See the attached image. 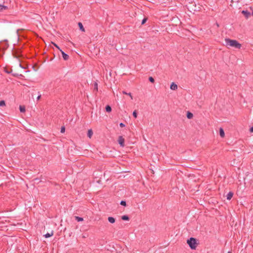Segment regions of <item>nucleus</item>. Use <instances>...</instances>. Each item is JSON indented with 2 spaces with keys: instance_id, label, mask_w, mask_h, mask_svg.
<instances>
[{
  "instance_id": "1",
  "label": "nucleus",
  "mask_w": 253,
  "mask_h": 253,
  "mask_svg": "<svg viewBox=\"0 0 253 253\" xmlns=\"http://www.w3.org/2000/svg\"><path fill=\"white\" fill-rule=\"evenodd\" d=\"M225 42L227 46H229L231 47H234L238 49L240 48L241 47V44L235 40H231L230 39L226 38L225 39Z\"/></svg>"
},
{
  "instance_id": "2",
  "label": "nucleus",
  "mask_w": 253,
  "mask_h": 253,
  "mask_svg": "<svg viewBox=\"0 0 253 253\" xmlns=\"http://www.w3.org/2000/svg\"><path fill=\"white\" fill-rule=\"evenodd\" d=\"M187 243L192 250H195L198 244L196 239L193 237H191L190 239H188L187 240Z\"/></svg>"
},
{
  "instance_id": "3",
  "label": "nucleus",
  "mask_w": 253,
  "mask_h": 253,
  "mask_svg": "<svg viewBox=\"0 0 253 253\" xmlns=\"http://www.w3.org/2000/svg\"><path fill=\"white\" fill-rule=\"evenodd\" d=\"M118 143L121 147L125 146V139L122 136H119L118 138Z\"/></svg>"
},
{
  "instance_id": "4",
  "label": "nucleus",
  "mask_w": 253,
  "mask_h": 253,
  "mask_svg": "<svg viewBox=\"0 0 253 253\" xmlns=\"http://www.w3.org/2000/svg\"><path fill=\"white\" fill-rule=\"evenodd\" d=\"M60 52L62 53V57H63V58L64 59V60H67L69 59V55L65 53L61 49H60Z\"/></svg>"
},
{
  "instance_id": "5",
  "label": "nucleus",
  "mask_w": 253,
  "mask_h": 253,
  "mask_svg": "<svg viewBox=\"0 0 253 253\" xmlns=\"http://www.w3.org/2000/svg\"><path fill=\"white\" fill-rule=\"evenodd\" d=\"M241 13L245 16H251V11H249L248 10H243L241 11Z\"/></svg>"
},
{
  "instance_id": "6",
  "label": "nucleus",
  "mask_w": 253,
  "mask_h": 253,
  "mask_svg": "<svg viewBox=\"0 0 253 253\" xmlns=\"http://www.w3.org/2000/svg\"><path fill=\"white\" fill-rule=\"evenodd\" d=\"M170 88L171 90H175L177 88V85L174 83H172L170 84Z\"/></svg>"
},
{
  "instance_id": "7",
  "label": "nucleus",
  "mask_w": 253,
  "mask_h": 253,
  "mask_svg": "<svg viewBox=\"0 0 253 253\" xmlns=\"http://www.w3.org/2000/svg\"><path fill=\"white\" fill-rule=\"evenodd\" d=\"M219 135L222 137L223 138L225 136V133L224 129L222 127H220L219 128Z\"/></svg>"
},
{
  "instance_id": "8",
  "label": "nucleus",
  "mask_w": 253,
  "mask_h": 253,
  "mask_svg": "<svg viewBox=\"0 0 253 253\" xmlns=\"http://www.w3.org/2000/svg\"><path fill=\"white\" fill-rule=\"evenodd\" d=\"M233 193L232 192H229L226 195L227 199L230 200L233 197Z\"/></svg>"
},
{
  "instance_id": "9",
  "label": "nucleus",
  "mask_w": 253,
  "mask_h": 253,
  "mask_svg": "<svg viewBox=\"0 0 253 253\" xmlns=\"http://www.w3.org/2000/svg\"><path fill=\"white\" fill-rule=\"evenodd\" d=\"M78 25L79 26V27L80 28V30L82 32H85L84 28V26L83 25V24L81 22H79L78 23Z\"/></svg>"
},
{
  "instance_id": "10",
  "label": "nucleus",
  "mask_w": 253,
  "mask_h": 253,
  "mask_svg": "<svg viewBox=\"0 0 253 253\" xmlns=\"http://www.w3.org/2000/svg\"><path fill=\"white\" fill-rule=\"evenodd\" d=\"M186 116H187V118L189 119H191L193 118V115L192 113H191L189 111H188L187 112V114H186Z\"/></svg>"
},
{
  "instance_id": "11",
  "label": "nucleus",
  "mask_w": 253,
  "mask_h": 253,
  "mask_svg": "<svg viewBox=\"0 0 253 253\" xmlns=\"http://www.w3.org/2000/svg\"><path fill=\"white\" fill-rule=\"evenodd\" d=\"M108 220L111 223H114L115 222V218L112 216H109L108 218Z\"/></svg>"
},
{
  "instance_id": "12",
  "label": "nucleus",
  "mask_w": 253,
  "mask_h": 253,
  "mask_svg": "<svg viewBox=\"0 0 253 253\" xmlns=\"http://www.w3.org/2000/svg\"><path fill=\"white\" fill-rule=\"evenodd\" d=\"M8 7L2 4H0V11H2L4 10H7Z\"/></svg>"
},
{
  "instance_id": "13",
  "label": "nucleus",
  "mask_w": 253,
  "mask_h": 253,
  "mask_svg": "<svg viewBox=\"0 0 253 253\" xmlns=\"http://www.w3.org/2000/svg\"><path fill=\"white\" fill-rule=\"evenodd\" d=\"M93 134V131L92 129H90L88 130L87 135L88 137L91 138V137L92 136Z\"/></svg>"
},
{
  "instance_id": "14",
  "label": "nucleus",
  "mask_w": 253,
  "mask_h": 253,
  "mask_svg": "<svg viewBox=\"0 0 253 253\" xmlns=\"http://www.w3.org/2000/svg\"><path fill=\"white\" fill-rule=\"evenodd\" d=\"M53 235V231H52L51 233H47L46 234H45L44 235V236L45 238H49V237L52 236Z\"/></svg>"
},
{
  "instance_id": "15",
  "label": "nucleus",
  "mask_w": 253,
  "mask_h": 253,
  "mask_svg": "<svg viewBox=\"0 0 253 253\" xmlns=\"http://www.w3.org/2000/svg\"><path fill=\"white\" fill-rule=\"evenodd\" d=\"M105 110L107 112H110L112 111V108L110 105H107L105 107Z\"/></svg>"
},
{
  "instance_id": "16",
  "label": "nucleus",
  "mask_w": 253,
  "mask_h": 253,
  "mask_svg": "<svg viewBox=\"0 0 253 253\" xmlns=\"http://www.w3.org/2000/svg\"><path fill=\"white\" fill-rule=\"evenodd\" d=\"M121 218L123 220H129V217L127 215H124L122 216Z\"/></svg>"
},
{
  "instance_id": "17",
  "label": "nucleus",
  "mask_w": 253,
  "mask_h": 253,
  "mask_svg": "<svg viewBox=\"0 0 253 253\" xmlns=\"http://www.w3.org/2000/svg\"><path fill=\"white\" fill-rule=\"evenodd\" d=\"M75 218L78 222L82 221L84 220L83 217L77 216H75Z\"/></svg>"
},
{
  "instance_id": "18",
  "label": "nucleus",
  "mask_w": 253,
  "mask_h": 253,
  "mask_svg": "<svg viewBox=\"0 0 253 253\" xmlns=\"http://www.w3.org/2000/svg\"><path fill=\"white\" fill-rule=\"evenodd\" d=\"M19 110H20V111L22 113L25 112V106L20 105L19 107Z\"/></svg>"
},
{
  "instance_id": "19",
  "label": "nucleus",
  "mask_w": 253,
  "mask_h": 253,
  "mask_svg": "<svg viewBox=\"0 0 253 253\" xmlns=\"http://www.w3.org/2000/svg\"><path fill=\"white\" fill-rule=\"evenodd\" d=\"M94 90L98 91V84L96 82L94 83Z\"/></svg>"
},
{
  "instance_id": "20",
  "label": "nucleus",
  "mask_w": 253,
  "mask_h": 253,
  "mask_svg": "<svg viewBox=\"0 0 253 253\" xmlns=\"http://www.w3.org/2000/svg\"><path fill=\"white\" fill-rule=\"evenodd\" d=\"M122 93H123V94H126V95H129V96L130 97L131 99H133V97H132V96L131 95V93H130V92H129V93H127V92H126V91H122Z\"/></svg>"
},
{
  "instance_id": "21",
  "label": "nucleus",
  "mask_w": 253,
  "mask_h": 253,
  "mask_svg": "<svg viewBox=\"0 0 253 253\" xmlns=\"http://www.w3.org/2000/svg\"><path fill=\"white\" fill-rule=\"evenodd\" d=\"M0 23H3V24H6V23H8V22L7 20H5L4 19H0Z\"/></svg>"
},
{
  "instance_id": "22",
  "label": "nucleus",
  "mask_w": 253,
  "mask_h": 253,
  "mask_svg": "<svg viewBox=\"0 0 253 253\" xmlns=\"http://www.w3.org/2000/svg\"><path fill=\"white\" fill-rule=\"evenodd\" d=\"M148 80L152 83H154L155 82V80L152 77H149Z\"/></svg>"
},
{
  "instance_id": "23",
  "label": "nucleus",
  "mask_w": 253,
  "mask_h": 253,
  "mask_svg": "<svg viewBox=\"0 0 253 253\" xmlns=\"http://www.w3.org/2000/svg\"><path fill=\"white\" fill-rule=\"evenodd\" d=\"M5 106V102L4 100L0 101V106Z\"/></svg>"
},
{
  "instance_id": "24",
  "label": "nucleus",
  "mask_w": 253,
  "mask_h": 253,
  "mask_svg": "<svg viewBox=\"0 0 253 253\" xmlns=\"http://www.w3.org/2000/svg\"><path fill=\"white\" fill-rule=\"evenodd\" d=\"M132 115H133V116L135 118H137V111H136V110H134V111L133 112Z\"/></svg>"
},
{
  "instance_id": "25",
  "label": "nucleus",
  "mask_w": 253,
  "mask_h": 253,
  "mask_svg": "<svg viewBox=\"0 0 253 253\" xmlns=\"http://www.w3.org/2000/svg\"><path fill=\"white\" fill-rule=\"evenodd\" d=\"M147 20H148V18H146V17H145V18H144L142 20L141 24H142V25L146 23V22L147 21Z\"/></svg>"
},
{
  "instance_id": "26",
  "label": "nucleus",
  "mask_w": 253,
  "mask_h": 253,
  "mask_svg": "<svg viewBox=\"0 0 253 253\" xmlns=\"http://www.w3.org/2000/svg\"><path fill=\"white\" fill-rule=\"evenodd\" d=\"M120 204L125 207L126 206V202L125 201H121Z\"/></svg>"
},
{
  "instance_id": "27",
  "label": "nucleus",
  "mask_w": 253,
  "mask_h": 253,
  "mask_svg": "<svg viewBox=\"0 0 253 253\" xmlns=\"http://www.w3.org/2000/svg\"><path fill=\"white\" fill-rule=\"evenodd\" d=\"M65 126H62L61 128V130H60L61 132V133H64L65 132Z\"/></svg>"
},
{
  "instance_id": "28",
  "label": "nucleus",
  "mask_w": 253,
  "mask_h": 253,
  "mask_svg": "<svg viewBox=\"0 0 253 253\" xmlns=\"http://www.w3.org/2000/svg\"><path fill=\"white\" fill-rule=\"evenodd\" d=\"M52 43L58 49L60 50V49H61L55 43L52 42Z\"/></svg>"
},
{
  "instance_id": "29",
  "label": "nucleus",
  "mask_w": 253,
  "mask_h": 253,
  "mask_svg": "<svg viewBox=\"0 0 253 253\" xmlns=\"http://www.w3.org/2000/svg\"><path fill=\"white\" fill-rule=\"evenodd\" d=\"M250 11H251V14H252V15L253 16V8L252 7H250Z\"/></svg>"
},
{
  "instance_id": "30",
  "label": "nucleus",
  "mask_w": 253,
  "mask_h": 253,
  "mask_svg": "<svg viewBox=\"0 0 253 253\" xmlns=\"http://www.w3.org/2000/svg\"><path fill=\"white\" fill-rule=\"evenodd\" d=\"M38 93H39V95H38V97H37V100H40V98H41V94L40 93V92H38Z\"/></svg>"
},
{
  "instance_id": "31",
  "label": "nucleus",
  "mask_w": 253,
  "mask_h": 253,
  "mask_svg": "<svg viewBox=\"0 0 253 253\" xmlns=\"http://www.w3.org/2000/svg\"><path fill=\"white\" fill-rule=\"evenodd\" d=\"M119 125H120V127H123L125 126V125L122 123H121Z\"/></svg>"
},
{
  "instance_id": "32",
  "label": "nucleus",
  "mask_w": 253,
  "mask_h": 253,
  "mask_svg": "<svg viewBox=\"0 0 253 253\" xmlns=\"http://www.w3.org/2000/svg\"><path fill=\"white\" fill-rule=\"evenodd\" d=\"M250 131L251 132H253V126H252V127L250 128Z\"/></svg>"
},
{
  "instance_id": "33",
  "label": "nucleus",
  "mask_w": 253,
  "mask_h": 253,
  "mask_svg": "<svg viewBox=\"0 0 253 253\" xmlns=\"http://www.w3.org/2000/svg\"><path fill=\"white\" fill-rule=\"evenodd\" d=\"M19 30H20L19 29H17L16 31V33H17V35L18 36H19Z\"/></svg>"
},
{
  "instance_id": "34",
  "label": "nucleus",
  "mask_w": 253,
  "mask_h": 253,
  "mask_svg": "<svg viewBox=\"0 0 253 253\" xmlns=\"http://www.w3.org/2000/svg\"><path fill=\"white\" fill-rule=\"evenodd\" d=\"M54 14V12H53L52 13H50V11L49 12V14H51V16Z\"/></svg>"
},
{
  "instance_id": "35",
  "label": "nucleus",
  "mask_w": 253,
  "mask_h": 253,
  "mask_svg": "<svg viewBox=\"0 0 253 253\" xmlns=\"http://www.w3.org/2000/svg\"><path fill=\"white\" fill-rule=\"evenodd\" d=\"M45 19H46V21H48V20H47V16H45Z\"/></svg>"
},
{
  "instance_id": "36",
  "label": "nucleus",
  "mask_w": 253,
  "mask_h": 253,
  "mask_svg": "<svg viewBox=\"0 0 253 253\" xmlns=\"http://www.w3.org/2000/svg\"><path fill=\"white\" fill-rule=\"evenodd\" d=\"M216 26H217V27H219V25H218V24L217 23H216Z\"/></svg>"
},
{
  "instance_id": "37",
  "label": "nucleus",
  "mask_w": 253,
  "mask_h": 253,
  "mask_svg": "<svg viewBox=\"0 0 253 253\" xmlns=\"http://www.w3.org/2000/svg\"><path fill=\"white\" fill-rule=\"evenodd\" d=\"M5 72H6V73H10V72H8V71H6Z\"/></svg>"
},
{
  "instance_id": "38",
  "label": "nucleus",
  "mask_w": 253,
  "mask_h": 253,
  "mask_svg": "<svg viewBox=\"0 0 253 253\" xmlns=\"http://www.w3.org/2000/svg\"><path fill=\"white\" fill-rule=\"evenodd\" d=\"M228 253H232L231 252H228Z\"/></svg>"
}]
</instances>
